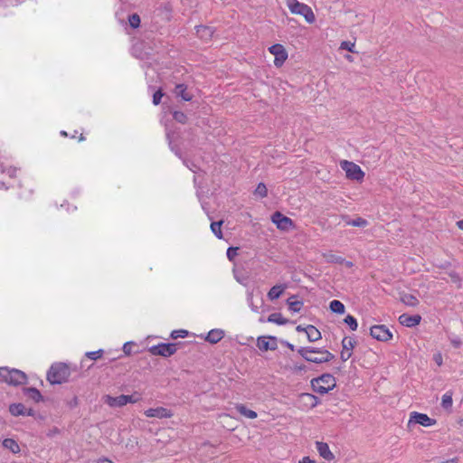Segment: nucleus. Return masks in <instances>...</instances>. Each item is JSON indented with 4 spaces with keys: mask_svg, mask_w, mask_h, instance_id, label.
<instances>
[{
    "mask_svg": "<svg viewBox=\"0 0 463 463\" xmlns=\"http://www.w3.org/2000/svg\"><path fill=\"white\" fill-rule=\"evenodd\" d=\"M173 118L175 121L185 124L187 122V116L182 111H175Z\"/></svg>",
    "mask_w": 463,
    "mask_h": 463,
    "instance_id": "38",
    "label": "nucleus"
},
{
    "mask_svg": "<svg viewBox=\"0 0 463 463\" xmlns=\"http://www.w3.org/2000/svg\"><path fill=\"white\" fill-rule=\"evenodd\" d=\"M71 375V370L66 364L56 363L51 366L47 373V380L51 384L66 383Z\"/></svg>",
    "mask_w": 463,
    "mask_h": 463,
    "instance_id": "3",
    "label": "nucleus"
},
{
    "mask_svg": "<svg viewBox=\"0 0 463 463\" xmlns=\"http://www.w3.org/2000/svg\"><path fill=\"white\" fill-rule=\"evenodd\" d=\"M298 354L307 362L323 364L335 358V355L328 350L315 347H300Z\"/></svg>",
    "mask_w": 463,
    "mask_h": 463,
    "instance_id": "1",
    "label": "nucleus"
},
{
    "mask_svg": "<svg viewBox=\"0 0 463 463\" xmlns=\"http://www.w3.org/2000/svg\"><path fill=\"white\" fill-rule=\"evenodd\" d=\"M340 50H346L350 52H356L355 51V42H350V41H343L340 43Z\"/></svg>",
    "mask_w": 463,
    "mask_h": 463,
    "instance_id": "36",
    "label": "nucleus"
},
{
    "mask_svg": "<svg viewBox=\"0 0 463 463\" xmlns=\"http://www.w3.org/2000/svg\"><path fill=\"white\" fill-rule=\"evenodd\" d=\"M175 93L177 97H181L185 101H190L193 99L192 94L187 91V87L184 84H177Z\"/></svg>",
    "mask_w": 463,
    "mask_h": 463,
    "instance_id": "24",
    "label": "nucleus"
},
{
    "mask_svg": "<svg viewBox=\"0 0 463 463\" xmlns=\"http://www.w3.org/2000/svg\"><path fill=\"white\" fill-rule=\"evenodd\" d=\"M214 33V30L210 26L200 25L196 27V34L203 41H210Z\"/></svg>",
    "mask_w": 463,
    "mask_h": 463,
    "instance_id": "18",
    "label": "nucleus"
},
{
    "mask_svg": "<svg viewBox=\"0 0 463 463\" xmlns=\"http://www.w3.org/2000/svg\"><path fill=\"white\" fill-rule=\"evenodd\" d=\"M147 418L169 419L174 413L171 410L165 407L149 408L144 411Z\"/></svg>",
    "mask_w": 463,
    "mask_h": 463,
    "instance_id": "15",
    "label": "nucleus"
},
{
    "mask_svg": "<svg viewBox=\"0 0 463 463\" xmlns=\"http://www.w3.org/2000/svg\"><path fill=\"white\" fill-rule=\"evenodd\" d=\"M340 167L345 171V177L352 181H356L358 183H362L364 178V172L362 168L355 163L348 160H341Z\"/></svg>",
    "mask_w": 463,
    "mask_h": 463,
    "instance_id": "6",
    "label": "nucleus"
},
{
    "mask_svg": "<svg viewBox=\"0 0 463 463\" xmlns=\"http://www.w3.org/2000/svg\"><path fill=\"white\" fill-rule=\"evenodd\" d=\"M323 257L329 263L343 264L345 262V259L343 257L335 255L331 251L324 253Z\"/></svg>",
    "mask_w": 463,
    "mask_h": 463,
    "instance_id": "31",
    "label": "nucleus"
},
{
    "mask_svg": "<svg viewBox=\"0 0 463 463\" xmlns=\"http://www.w3.org/2000/svg\"><path fill=\"white\" fill-rule=\"evenodd\" d=\"M219 417H220V418H230V419L232 418V417H231V415H230V414H228V413H222V414H221Z\"/></svg>",
    "mask_w": 463,
    "mask_h": 463,
    "instance_id": "53",
    "label": "nucleus"
},
{
    "mask_svg": "<svg viewBox=\"0 0 463 463\" xmlns=\"http://www.w3.org/2000/svg\"><path fill=\"white\" fill-rule=\"evenodd\" d=\"M254 194L258 196H260V198H264L267 196L268 194V189L266 187V185L263 184V183H260L255 191H254Z\"/></svg>",
    "mask_w": 463,
    "mask_h": 463,
    "instance_id": "37",
    "label": "nucleus"
},
{
    "mask_svg": "<svg viewBox=\"0 0 463 463\" xmlns=\"http://www.w3.org/2000/svg\"><path fill=\"white\" fill-rule=\"evenodd\" d=\"M305 333L307 334L309 342L318 341L322 337L320 331L315 326L312 325H308L306 326Z\"/></svg>",
    "mask_w": 463,
    "mask_h": 463,
    "instance_id": "21",
    "label": "nucleus"
},
{
    "mask_svg": "<svg viewBox=\"0 0 463 463\" xmlns=\"http://www.w3.org/2000/svg\"><path fill=\"white\" fill-rule=\"evenodd\" d=\"M421 321V317L420 315H408L402 314L399 317V322L402 326L407 327H412L418 326Z\"/></svg>",
    "mask_w": 463,
    "mask_h": 463,
    "instance_id": "17",
    "label": "nucleus"
},
{
    "mask_svg": "<svg viewBox=\"0 0 463 463\" xmlns=\"http://www.w3.org/2000/svg\"><path fill=\"white\" fill-rule=\"evenodd\" d=\"M84 139H85V137H83V135H82V134H80L79 140H80V141H82V140H84Z\"/></svg>",
    "mask_w": 463,
    "mask_h": 463,
    "instance_id": "57",
    "label": "nucleus"
},
{
    "mask_svg": "<svg viewBox=\"0 0 463 463\" xmlns=\"http://www.w3.org/2000/svg\"><path fill=\"white\" fill-rule=\"evenodd\" d=\"M329 308L333 313L342 315L345 311V305L339 300H332L329 304Z\"/></svg>",
    "mask_w": 463,
    "mask_h": 463,
    "instance_id": "30",
    "label": "nucleus"
},
{
    "mask_svg": "<svg viewBox=\"0 0 463 463\" xmlns=\"http://www.w3.org/2000/svg\"><path fill=\"white\" fill-rule=\"evenodd\" d=\"M188 335V331L185 330V329H178V330H174L172 331L171 333V337L173 339H177V338H184Z\"/></svg>",
    "mask_w": 463,
    "mask_h": 463,
    "instance_id": "40",
    "label": "nucleus"
},
{
    "mask_svg": "<svg viewBox=\"0 0 463 463\" xmlns=\"http://www.w3.org/2000/svg\"><path fill=\"white\" fill-rule=\"evenodd\" d=\"M288 308L292 312H299L303 307V302L297 299L296 296H291L287 300Z\"/></svg>",
    "mask_w": 463,
    "mask_h": 463,
    "instance_id": "26",
    "label": "nucleus"
},
{
    "mask_svg": "<svg viewBox=\"0 0 463 463\" xmlns=\"http://www.w3.org/2000/svg\"><path fill=\"white\" fill-rule=\"evenodd\" d=\"M0 381L9 385L17 386L26 383L27 376L24 372L20 370L10 369L8 367H1Z\"/></svg>",
    "mask_w": 463,
    "mask_h": 463,
    "instance_id": "4",
    "label": "nucleus"
},
{
    "mask_svg": "<svg viewBox=\"0 0 463 463\" xmlns=\"http://www.w3.org/2000/svg\"><path fill=\"white\" fill-rule=\"evenodd\" d=\"M257 346L260 351H275L278 348V341L275 336L262 335L257 339Z\"/></svg>",
    "mask_w": 463,
    "mask_h": 463,
    "instance_id": "13",
    "label": "nucleus"
},
{
    "mask_svg": "<svg viewBox=\"0 0 463 463\" xmlns=\"http://www.w3.org/2000/svg\"><path fill=\"white\" fill-rule=\"evenodd\" d=\"M134 345L133 343H126L124 344L123 345V352L127 354V355H130L132 354V346Z\"/></svg>",
    "mask_w": 463,
    "mask_h": 463,
    "instance_id": "45",
    "label": "nucleus"
},
{
    "mask_svg": "<svg viewBox=\"0 0 463 463\" xmlns=\"http://www.w3.org/2000/svg\"><path fill=\"white\" fill-rule=\"evenodd\" d=\"M345 59H346L347 61H353V58H352V56H351V55H346V56H345Z\"/></svg>",
    "mask_w": 463,
    "mask_h": 463,
    "instance_id": "55",
    "label": "nucleus"
},
{
    "mask_svg": "<svg viewBox=\"0 0 463 463\" xmlns=\"http://www.w3.org/2000/svg\"><path fill=\"white\" fill-rule=\"evenodd\" d=\"M355 340L350 336H345L342 340V350L340 352V358L343 362H346L353 354V350L355 346Z\"/></svg>",
    "mask_w": 463,
    "mask_h": 463,
    "instance_id": "14",
    "label": "nucleus"
},
{
    "mask_svg": "<svg viewBox=\"0 0 463 463\" xmlns=\"http://www.w3.org/2000/svg\"><path fill=\"white\" fill-rule=\"evenodd\" d=\"M164 96L161 90L156 91L153 95V103L154 105H158L161 102L162 97Z\"/></svg>",
    "mask_w": 463,
    "mask_h": 463,
    "instance_id": "44",
    "label": "nucleus"
},
{
    "mask_svg": "<svg viewBox=\"0 0 463 463\" xmlns=\"http://www.w3.org/2000/svg\"><path fill=\"white\" fill-rule=\"evenodd\" d=\"M370 335L376 340L382 342L390 341L392 338V334L389 328L384 325L373 326L370 328Z\"/></svg>",
    "mask_w": 463,
    "mask_h": 463,
    "instance_id": "12",
    "label": "nucleus"
},
{
    "mask_svg": "<svg viewBox=\"0 0 463 463\" xmlns=\"http://www.w3.org/2000/svg\"><path fill=\"white\" fill-rule=\"evenodd\" d=\"M302 397L304 399H306L310 403V405L312 407L317 406V404L318 402L317 398L315 395H313V394L305 393V394L302 395Z\"/></svg>",
    "mask_w": 463,
    "mask_h": 463,
    "instance_id": "43",
    "label": "nucleus"
},
{
    "mask_svg": "<svg viewBox=\"0 0 463 463\" xmlns=\"http://www.w3.org/2000/svg\"><path fill=\"white\" fill-rule=\"evenodd\" d=\"M9 411L14 416H20V415H33V411L32 409L26 411L25 407L22 403H14L9 406Z\"/></svg>",
    "mask_w": 463,
    "mask_h": 463,
    "instance_id": "19",
    "label": "nucleus"
},
{
    "mask_svg": "<svg viewBox=\"0 0 463 463\" xmlns=\"http://www.w3.org/2000/svg\"><path fill=\"white\" fill-rule=\"evenodd\" d=\"M458 345H459L458 343H454L455 346H458Z\"/></svg>",
    "mask_w": 463,
    "mask_h": 463,
    "instance_id": "58",
    "label": "nucleus"
},
{
    "mask_svg": "<svg viewBox=\"0 0 463 463\" xmlns=\"http://www.w3.org/2000/svg\"><path fill=\"white\" fill-rule=\"evenodd\" d=\"M287 288L286 285H275L268 292V298L271 301L278 299Z\"/></svg>",
    "mask_w": 463,
    "mask_h": 463,
    "instance_id": "22",
    "label": "nucleus"
},
{
    "mask_svg": "<svg viewBox=\"0 0 463 463\" xmlns=\"http://www.w3.org/2000/svg\"><path fill=\"white\" fill-rule=\"evenodd\" d=\"M346 224L353 227H365L367 226L368 222L362 217H357L352 221L346 222Z\"/></svg>",
    "mask_w": 463,
    "mask_h": 463,
    "instance_id": "34",
    "label": "nucleus"
},
{
    "mask_svg": "<svg viewBox=\"0 0 463 463\" xmlns=\"http://www.w3.org/2000/svg\"><path fill=\"white\" fill-rule=\"evenodd\" d=\"M97 463H114V462L107 458H99Z\"/></svg>",
    "mask_w": 463,
    "mask_h": 463,
    "instance_id": "49",
    "label": "nucleus"
},
{
    "mask_svg": "<svg viewBox=\"0 0 463 463\" xmlns=\"http://www.w3.org/2000/svg\"><path fill=\"white\" fill-rule=\"evenodd\" d=\"M453 400H452V392H447L442 395L441 398V405L444 409L449 410L452 407Z\"/></svg>",
    "mask_w": 463,
    "mask_h": 463,
    "instance_id": "32",
    "label": "nucleus"
},
{
    "mask_svg": "<svg viewBox=\"0 0 463 463\" xmlns=\"http://www.w3.org/2000/svg\"><path fill=\"white\" fill-rule=\"evenodd\" d=\"M238 250H239L238 247H230V248H228V250H227V258L231 261H233L235 260L236 256L238 255Z\"/></svg>",
    "mask_w": 463,
    "mask_h": 463,
    "instance_id": "42",
    "label": "nucleus"
},
{
    "mask_svg": "<svg viewBox=\"0 0 463 463\" xmlns=\"http://www.w3.org/2000/svg\"><path fill=\"white\" fill-rule=\"evenodd\" d=\"M305 328H306V327H304V326H302L301 325H299V326H298L296 327V330H297L298 332H305Z\"/></svg>",
    "mask_w": 463,
    "mask_h": 463,
    "instance_id": "52",
    "label": "nucleus"
},
{
    "mask_svg": "<svg viewBox=\"0 0 463 463\" xmlns=\"http://www.w3.org/2000/svg\"><path fill=\"white\" fill-rule=\"evenodd\" d=\"M176 344L161 343L156 345H153L149 348V353L153 355H159L163 357H169L176 352Z\"/></svg>",
    "mask_w": 463,
    "mask_h": 463,
    "instance_id": "9",
    "label": "nucleus"
},
{
    "mask_svg": "<svg viewBox=\"0 0 463 463\" xmlns=\"http://www.w3.org/2000/svg\"><path fill=\"white\" fill-rule=\"evenodd\" d=\"M400 299L404 305L409 307H416L420 303L418 298L415 295L406 292L401 294Z\"/></svg>",
    "mask_w": 463,
    "mask_h": 463,
    "instance_id": "23",
    "label": "nucleus"
},
{
    "mask_svg": "<svg viewBox=\"0 0 463 463\" xmlns=\"http://www.w3.org/2000/svg\"><path fill=\"white\" fill-rule=\"evenodd\" d=\"M223 222H213L211 223V230L218 239L222 238V225Z\"/></svg>",
    "mask_w": 463,
    "mask_h": 463,
    "instance_id": "33",
    "label": "nucleus"
},
{
    "mask_svg": "<svg viewBox=\"0 0 463 463\" xmlns=\"http://www.w3.org/2000/svg\"><path fill=\"white\" fill-rule=\"evenodd\" d=\"M269 52L274 56V65L280 68L288 58V53L284 45L275 43L269 47Z\"/></svg>",
    "mask_w": 463,
    "mask_h": 463,
    "instance_id": "8",
    "label": "nucleus"
},
{
    "mask_svg": "<svg viewBox=\"0 0 463 463\" xmlns=\"http://www.w3.org/2000/svg\"><path fill=\"white\" fill-rule=\"evenodd\" d=\"M450 278H451V279H452V281H453L454 283L458 284V287L460 286V278H459V276H458V274H456V273H451V274H450Z\"/></svg>",
    "mask_w": 463,
    "mask_h": 463,
    "instance_id": "46",
    "label": "nucleus"
},
{
    "mask_svg": "<svg viewBox=\"0 0 463 463\" xmlns=\"http://www.w3.org/2000/svg\"><path fill=\"white\" fill-rule=\"evenodd\" d=\"M434 360L435 362L437 363V364L439 366H440L442 364V356L440 354H437L434 355Z\"/></svg>",
    "mask_w": 463,
    "mask_h": 463,
    "instance_id": "48",
    "label": "nucleus"
},
{
    "mask_svg": "<svg viewBox=\"0 0 463 463\" xmlns=\"http://www.w3.org/2000/svg\"><path fill=\"white\" fill-rule=\"evenodd\" d=\"M271 221L279 230L283 232H288L295 228L294 222L280 212H275L271 216Z\"/></svg>",
    "mask_w": 463,
    "mask_h": 463,
    "instance_id": "11",
    "label": "nucleus"
},
{
    "mask_svg": "<svg viewBox=\"0 0 463 463\" xmlns=\"http://www.w3.org/2000/svg\"><path fill=\"white\" fill-rule=\"evenodd\" d=\"M288 347L291 350H294V345L292 344H288Z\"/></svg>",
    "mask_w": 463,
    "mask_h": 463,
    "instance_id": "56",
    "label": "nucleus"
},
{
    "mask_svg": "<svg viewBox=\"0 0 463 463\" xmlns=\"http://www.w3.org/2000/svg\"><path fill=\"white\" fill-rule=\"evenodd\" d=\"M4 448L9 449L11 452L17 454L20 452L19 444L13 439H5L3 441Z\"/></svg>",
    "mask_w": 463,
    "mask_h": 463,
    "instance_id": "29",
    "label": "nucleus"
},
{
    "mask_svg": "<svg viewBox=\"0 0 463 463\" xmlns=\"http://www.w3.org/2000/svg\"><path fill=\"white\" fill-rule=\"evenodd\" d=\"M436 420L429 417L425 413L412 411L410 414V419L408 420V427H411L412 424H419L423 427H431L436 424Z\"/></svg>",
    "mask_w": 463,
    "mask_h": 463,
    "instance_id": "10",
    "label": "nucleus"
},
{
    "mask_svg": "<svg viewBox=\"0 0 463 463\" xmlns=\"http://www.w3.org/2000/svg\"><path fill=\"white\" fill-rule=\"evenodd\" d=\"M458 425H459L460 427H463V418L459 419V420H458Z\"/></svg>",
    "mask_w": 463,
    "mask_h": 463,
    "instance_id": "54",
    "label": "nucleus"
},
{
    "mask_svg": "<svg viewBox=\"0 0 463 463\" xmlns=\"http://www.w3.org/2000/svg\"><path fill=\"white\" fill-rule=\"evenodd\" d=\"M285 3L292 14L302 16L309 24L316 22V14L308 5L298 0H285Z\"/></svg>",
    "mask_w": 463,
    "mask_h": 463,
    "instance_id": "2",
    "label": "nucleus"
},
{
    "mask_svg": "<svg viewBox=\"0 0 463 463\" xmlns=\"http://www.w3.org/2000/svg\"><path fill=\"white\" fill-rule=\"evenodd\" d=\"M336 385L335 378L330 373H325L311 381V386L315 392L319 394L327 393Z\"/></svg>",
    "mask_w": 463,
    "mask_h": 463,
    "instance_id": "5",
    "label": "nucleus"
},
{
    "mask_svg": "<svg viewBox=\"0 0 463 463\" xmlns=\"http://www.w3.org/2000/svg\"><path fill=\"white\" fill-rule=\"evenodd\" d=\"M223 336H224V333L222 330L213 329L208 333L205 339H206V341H208L211 344H216L219 341H221L223 338Z\"/></svg>",
    "mask_w": 463,
    "mask_h": 463,
    "instance_id": "25",
    "label": "nucleus"
},
{
    "mask_svg": "<svg viewBox=\"0 0 463 463\" xmlns=\"http://www.w3.org/2000/svg\"><path fill=\"white\" fill-rule=\"evenodd\" d=\"M316 449H317L318 454L320 455V457H322L324 459H326L327 461H332L335 459V455L331 451L327 443L322 442V441H317Z\"/></svg>",
    "mask_w": 463,
    "mask_h": 463,
    "instance_id": "16",
    "label": "nucleus"
},
{
    "mask_svg": "<svg viewBox=\"0 0 463 463\" xmlns=\"http://www.w3.org/2000/svg\"><path fill=\"white\" fill-rule=\"evenodd\" d=\"M345 323L350 327L352 331H355L358 327L356 318L352 315H347L345 318Z\"/></svg>",
    "mask_w": 463,
    "mask_h": 463,
    "instance_id": "35",
    "label": "nucleus"
},
{
    "mask_svg": "<svg viewBox=\"0 0 463 463\" xmlns=\"http://www.w3.org/2000/svg\"><path fill=\"white\" fill-rule=\"evenodd\" d=\"M298 463H317L314 459H311L309 457L302 458Z\"/></svg>",
    "mask_w": 463,
    "mask_h": 463,
    "instance_id": "47",
    "label": "nucleus"
},
{
    "mask_svg": "<svg viewBox=\"0 0 463 463\" xmlns=\"http://www.w3.org/2000/svg\"><path fill=\"white\" fill-rule=\"evenodd\" d=\"M24 392L27 398L38 402L42 400L43 396L36 388H24Z\"/></svg>",
    "mask_w": 463,
    "mask_h": 463,
    "instance_id": "28",
    "label": "nucleus"
},
{
    "mask_svg": "<svg viewBox=\"0 0 463 463\" xmlns=\"http://www.w3.org/2000/svg\"><path fill=\"white\" fill-rule=\"evenodd\" d=\"M236 411L243 417L254 420L258 417V414L256 411L249 409L245 404L243 403H236L235 404Z\"/></svg>",
    "mask_w": 463,
    "mask_h": 463,
    "instance_id": "20",
    "label": "nucleus"
},
{
    "mask_svg": "<svg viewBox=\"0 0 463 463\" xmlns=\"http://www.w3.org/2000/svg\"><path fill=\"white\" fill-rule=\"evenodd\" d=\"M129 24L132 28H138L140 25V17L137 14H133L128 18Z\"/></svg>",
    "mask_w": 463,
    "mask_h": 463,
    "instance_id": "39",
    "label": "nucleus"
},
{
    "mask_svg": "<svg viewBox=\"0 0 463 463\" xmlns=\"http://www.w3.org/2000/svg\"><path fill=\"white\" fill-rule=\"evenodd\" d=\"M141 400V397L138 393L135 392L131 395H119L117 397H113L110 395H105L103 397L104 402L109 407H122L128 403H136Z\"/></svg>",
    "mask_w": 463,
    "mask_h": 463,
    "instance_id": "7",
    "label": "nucleus"
},
{
    "mask_svg": "<svg viewBox=\"0 0 463 463\" xmlns=\"http://www.w3.org/2000/svg\"><path fill=\"white\" fill-rule=\"evenodd\" d=\"M269 323H274L279 326H283L288 323V319L283 317L280 313H272L268 317L267 319Z\"/></svg>",
    "mask_w": 463,
    "mask_h": 463,
    "instance_id": "27",
    "label": "nucleus"
},
{
    "mask_svg": "<svg viewBox=\"0 0 463 463\" xmlns=\"http://www.w3.org/2000/svg\"><path fill=\"white\" fill-rule=\"evenodd\" d=\"M343 264H345L347 268H352L354 266V263L352 261H348V260H345V262Z\"/></svg>",
    "mask_w": 463,
    "mask_h": 463,
    "instance_id": "50",
    "label": "nucleus"
},
{
    "mask_svg": "<svg viewBox=\"0 0 463 463\" xmlns=\"http://www.w3.org/2000/svg\"><path fill=\"white\" fill-rule=\"evenodd\" d=\"M104 351L102 349L97 351L87 352L86 356L91 360H98L103 355Z\"/></svg>",
    "mask_w": 463,
    "mask_h": 463,
    "instance_id": "41",
    "label": "nucleus"
},
{
    "mask_svg": "<svg viewBox=\"0 0 463 463\" xmlns=\"http://www.w3.org/2000/svg\"><path fill=\"white\" fill-rule=\"evenodd\" d=\"M457 226L458 229L463 231V220L457 222Z\"/></svg>",
    "mask_w": 463,
    "mask_h": 463,
    "instance_id": "51",
    "label": "nucleus"
}]
</instances>
